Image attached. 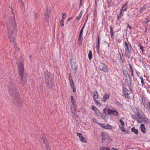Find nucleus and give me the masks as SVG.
Here are the masks:
<instances>
[{"label": "nucleus", "instance_id": "obj_53", "mask_svg": "<svg viewBox=\"0 0 150 150\" xmlns=\"http://www.w3.org/2000/svg\"><path fill=\"white\" fill-rule=\"evenodd\" d=\"M71 104H74L76 103V102L74 100H71Z\"/></svg>", "mask_w": 150, "mask_h": 150}, {"label": "nucleus", "instance_id": "obj_52", "mask_svg": "<svg viewBox=\"0 0 150 150\" xmlns=\"http://www.w3.org/2000/svg\"><path fill=\"white\" fill-rule=\"evenodd\" d=\"M146 21H145L146 23H147L149 21L150 19L149 18H148L146 19Z\"/></svg>", "mask_w": 150, "mask_h": 150}, {"label": "nucleus", "instance_id": "obj_8", "mask_svg": "<svg viewBox=\"0 0 150 150\" xmlns=\"http://www.w3.org/2000/svg\"><path fill=\"white\" fill-rule=\"evenodd\" d=\"M150 122V120L145 116L141 117H140L139 120H137V122L140 123H149Z\"/></svg>", "mask_w": 150, "mask_h": 150}, {"label": "nucleus", "instance_id": "obj_56", "mask_svg": "<svg viewBox=\"0 0 150 150\" xmlns=\"http://www.w3.org/2000/svg\"><path fill=\"white\" fill-rule=\"evenodd\" d=\"M119 55L120 56V57L123 56V54L122 53H120L119 52Z\"/></svg>", "mask_w": 150, "mask_h": 150}, {"label": "nucleus", "instance_id": "obj_47", "mask_svg": "<svg viewBox=\"0 0 150 150\" xmlns=\"http://www.w3.org/2000/svg\"><path fill=\"white\" fill-rule=\"evenodd\" d=\"M33 14L35 18H37L38 16L37 14L36 13H34Z\"/></svg>", "mask_w": 150, "mask_h": 150}, {"label": "nucleus", "instance_id": "obj_36", "mask_svg": "<svg viewBox=\"0 0 150 150\" xmlns=\"http://www.w3.org/2000/svg\"><path fill=\"white\" fill-rule=\"evenodd\" d=\"M132 117L133 119L136 120L137 122V120H139V117H137L135 115H133L132 116Z\"/></svg>", "mask_w": 150, "mask_h": 150}, {"label": "nucleus", "instance_id": "obj_21", "mask_svg": "<svg viewBox=\"0 0 150 150\" xmlns=\"http://www.w3.org/2000/svg\"><path fill=\"white\" fill-rule=\"evenodd\" d=\"M98 93L96 91H94L93 93V100H96L98 99Z\"/></svg>", "mask_w": 150, "mask_h": 150}, {"label": "nucleus", "instance_id": "obj_40", "mask_svg": "<svg viewBox=\"0 0 150 150\" xmlns=\"http://www.w3.org/2000/svg\"><path fill=\"white\" fill-rule=\"evenodd\" d=\"M14 48L16 51H18L19 50V48L18 47L15 43H14Z\"/></svg>", "mask_w": 150, "mask_h": 150}, {"label": "nucleus", "instance_id": "obj_5", "mask_svg": "<svg viewBox=\"0 0 150 150\" xmlns=\"http://www.w3.org/2000/svg\"><path fill=\"white\" fill-rule=\"evenodd\" d=\"M11 10L12 15L8 21V25L9 28H14L16 27V23L15 20L14 13H13V9L12 8H11Z\"/></svg>", "mask_w": 150, "mask_h": 150}, {"label": "nucleus", "instance_id": "obj_30", "mask_svg": "<svg viewBox=\"0 0 150 150\" xmlns=\"http://www.w3.org/2000/svg\"><path fill=\"white\" fill-rule=\"evenodd\" d=\"M83 12L82 11H81L80 13H79V15L78 16H77V17H76V19L78 20H79L81 17L82 15L83 14Z\"/></svg>", "mask_w": 150, "mask_h": 150}, {"label": "nucleus", "instance_id": "obj_50", "mask_svg": "<svg viewBox=\"0 0 150 150\" xmlns=\"http://www.w3.org/2000/svg\"><path fill=\"white\" fill-rule=\"evenodd\" d=\"M138 117H139V119H140V117H141V116H140V115L138 113H137L136 115Z\"/></svg>", "mask_w": 150, "mask_h": 150}, {"label": "nucleus", "instance_id": "obj_32", "mask_svg": "<svg viewBox=\"0 0 150 150\" xmlns=\"http://www.w3.org/2000/svg\"><path fill=\"white\" fill-rule=\"evenodd\" d=\"M100 150H110V149L108 147H105L102 146L100 148Z\"/></svg>", "mask_w": 150, "mask_h": 150}, {"label": "nucleus", "instance_id": "obj_58", "mask_svg": "<svg viewBox=\"0 0 150 150\" xmlns=\"http://www.w3.org/2000/svg\"><path fill=\"white\" fill-rule=\"evenodd\" d=\"M127 27L128 28H131V26L129 24H127Z\"/></svg>", "mask_w": 150, "mask_h": 150}, {"label": "nucleus", "instance_id": "obj_17", "mask_svg": "<svg viewBox=\"0 0 150 150\" xmlns=\"http://www.w3.org/2000/svg\"><path fill=\"white\" fill-rule=\"evenodd\" d=\"M77 135L79 137L81 141L83 142L84 143L86 142V141L85 140V138L83 137L82 134L81 133L77 132Z\"/></svg>", "mask_w": 150, "mask_h": 150}, {"label": "nucleus", "instance_id": "obj_46", "mask_svg": "<svg viewBox=\"0 0 150 150\" xmlns=\"http://www.w3.org/2000/svg\"><path fill=\"white\" fill-rule=\"evenodd\" d=\"M119 121L120 122L122 126H125V124L123 121H122L121 119H120L119 120Z\"/></svg>", "mask_w": 150, "mask_h": 150}, {"label": "nucleus", "instance_id": "obj_31", "mask_svg": "<svg viewBox=\"0 0 150 150\" xmlns=\"http://www.w3.org/2000/svg\"><path fill=\"white\" fill-rule=\"evenodd\" d=\"M144 107L146 109L150 108V102L149 103L148 105L147 104L144 103Z\"/></svg>", "mask_w": 150, "mask_h": 150}, {"label": "nucleus", "instance_id": "obj_16", "mask_svg": "<svg viewBox=\"0 0 150 150\" xmlns=\"http://www.w3.org/2000/svg\"><path fill=\"white\" fill-rule=\"evenodd\" d=\"M101 139L102 140L108 139V136L106 133L103 132L101 134Z\"/></svg>", "mask_w": 150, "mask_h": 150}, {"label": "nucleus", "instance_id": "obj_48", "mask_svg": "<svg viewBox=\"0 0 150 150\" xmlns=\"http://www.w3.org/2000/svg\"><path fill=\"white\" fill-rule=\"evenodd\" d=\"M116 104H117L119 106H120L122 105V104L120 103L118 101L116 102Z\"/></svg>", "mask_w": 150, "mask_h": 150}, {"label": "nucleus", "instance_id": "obj_28", "mask_svg": "<svg viewBox=\"0 0 150 150\" xmlns=\"http://www.w3.org/2000/svg\"><path fill=\"white\" fill-rule=\"evenodd\" d=\"M88 56L89 59V60L91 59L92 56V51L91 50H90L89 51V53Z\"/></svg>", "mask_w": 150, "mask_h": 150}, {"label": "nucleus", "instance_id": "obj_23", "mask_svg": "<svg viewBox=\"0 0 150 150\" xmlns=\"http://www.w3.org/2000/svg\"><path fill=\"white\" fill-rule=\"evenodd\" d=\"M131 131L136 134H137L138 133L137 129H135L134 127H133L131 128Z\"/></svg>", "mask_w": 150, "mask_h": 150}, {"label": "nucleus", "instance_id": "obj_38", "mask_svg": "<svg viewBox=\"0 0 150 150\" xmlns=\"http://www.w3.org/2000/svg\"><path fill=\"white\" fill-rule=\"evenodd\" d=\"M95 101L96 104L97 105H98L99 106H100L101 105L100 103L96 99L93 100Z\"/></svg>", "mask_w": 150, "mask_h": 150}, {"label": "nucleus", "instance_id": "obj_43", "mask_svg": "<svg viewBox=\"0 0 150 150\" xmlns=\"http://www.w3.org/2000/svg\"><path fill=\"white\" fill-rule=\"evenodd\" d=\"M120 59H121L122 63H124L125 62V61L124 57V56L120 57Z\"/></svg>", "mask_w": 150, "mask_h": 150}, {"label": "nucleus", "instance_id": "obj_3", "mask_svg": "<svg viewBox=\"0 0 150 150\" xmlns=\"http://www.w3.org/2000/svg\"><path fill=\"white\" fill-rule=\"evenodd\" d=\"M43 75L45 76L46 86L48 88H52L53 86L52 81L53 79L50 73L46 71L44 73Z\"/></svg>", "mask_w": 150, "mask_h": 150}, {"label": "nucleus", "instance_id": "obj_45", "mask_svg": "<svg viewBox=\"0 0 150 150\" xmlns=\"http://www.w3.org/2000/svg\"><path fill=\"white\" fill-rule=\"evenodd\" d=\"M64 20L62 19L60 21V24L62 27H63L64 25Z\"/></svg>", "mask_w": 150, "mask_h": 150}, {"label": "nucleus", "instance_id": "obj_34", "mask_svg": "<svg viewBox=\"0 0 150 150\" xmlns=\"http://www.w3.org/2000/svg\"><path fill=\"white\" fill-rule=\"evenodd\" d=\"M122 11H121V12L119 14V16H117V20H119V19L123 16V13H122Z\"/></svg>", "mask_w": 150, "mask_h": 150}, {"label": "nucleus", "instance_id": "obj_63", "mask_svg": "<svg viewBox=\"0 0 150 150\" xmlns=\"http://www.w3.org/2000/svg\"><path fill=\"white\" fill-rule=\"evenodd\" d=\"M81 3H82V2H81L80 1V6H81Z\"/></svg>", "mask_w": 150, "mask_h": 150}, {"label": "nucleus", "instance_id": "obj_29", "mask_svg": "<svg viewBox=\"0 0 150 150\" xmlns=\"http://www.w3.org/2000/svg\"><path fill=\"white\" fill-rule=\"evenodd\" d=\"M76 109H71V112L73 116H75L76 115Z\"/></svg>", "mask_w": 150, "mask_h": 150}, {"label": "nucleus", "instance_id": "obj_20", "mask_svg": "<svg viewBox=\"0 0 150 150\" xmlns=\"http://www.w3.org/2000/svg\"><path fill=\"white\" fill-rule=\"evenodd\" d=\"M110 95L108 93H105L104 95L103 98V101L105 102L107 100L109 99Z\"/></svg>", "mask_w": 150, "mask_h": 150}, {"label": "nucleus", "instance_id": "obj_4", "mask_svg": "<svg viewBox=\"0 0 150 150\" xmlns=\"http://www.w3.org/2000/svg\"><path fill=\"white\" fill-rule=\"evenodd\" d=\"M124 44L125 45L124 47L125 48V56L128 59H129L132 52L131 49H132V47L130 44H128L126 42H125Z\"/></svg>", "mask_w": 150, "mask_h": 150}, {"label": "nucleus", "instance_id": "obj_24", "mask_svg": "<svg viewBox=\"0 0 150 150\" xmlns=\"http://www.w3.org/2000/svg\"><path fill=\"white\" fill-rule=\"evenodd\" d=\"M92 109L94 111H95L96 112V114H97V115H98L97 114V113H96V111L97 110L98 111V112L100 114H101V113L100 111L96 107H94L93 105H92L91 106Z\"/></svg>", "mask_w": 150, "mask_h": 150}, {"label": "nucleus", "instance_id": "obj_44", "mask_svg": "<svg viewBox=\"0 0 150 150\" xmlns=\"http://www.w3.org/2000/svg\"><path fill=\"white\" fill-rule=\"evenodd\" d=\"M140 79H141V82L142 85V86L144 85L145 84V83L143 79L141 76L140 77Z\"/></svg>", "mask_w": 150, "mask_h": 150}, {"label": "nucleus", "instance_id": "obj_14", "mask_svg": "<svg viewBox=\"0 0 150 150\" xmlns=\"http://www.w3.org/2000/svg\"><path fill=\"white\" fill-rule=\"evenodd\" d=\"M83 29H81V30L80 32L79 37L78 39L79 44H81L82 41L83 40L82 35Z\"/></svg>", "mask_w": 150, "mask_h": 150}, {"label": "nucleus", "instance_id": "obj_9", "mask_svg": "<svg viewBox=\"0 0 150 150\" xmlns=\"http://www.w3.org/2000/svg\"><path fill=\"white\" fill-rule=\"evenodd\" d=\"M123 94L125 98L130 99V97L129 96L130 91L126 88H123Z\"/></svg>", "mask_w": 150, "mask_h": 150}, {"label": "nucleus", "instance_id": "obj_11", "mask_svg": "<svg viewBox=\"0 0 150 150\" xmlns=\"http://www.w3.org/2000/svg\"><path fill=\"white\" fill-rule=\"evenodd\" d=\"M51 12V9L49 7H47L45 13L46 17L45 20L46 21H48L50 17L49 15Z\"/></svg>", "mask_w": 150, "mask_h": 150}, {"label": "nucleus", "instance_id": "obj_55", "mask_svg": "<svg viewBox=\"0 0 150 150\" xmlns=\"http://www.w3.org/2000/svg\"><path fill=\"white\" fill-rule=\"evenodd\" d=\"M119 55L120 56V57L123 56V54L122 53H120L119 52Z\"/></svg>", "mask_w": 150, "mask_h": 150}, {"label": "nucleus", "instance_id": "obj_62", "mask_svg": "<svg viewBox=\"0 0 150 150\" xmlns=\"http://www.w3.org/2000/svg\"><path fill=\"white\" fill-rule=\"evenodd\" d=\"M72 18V17H70V18H69L68 20V21H69L70 19H71Z\"/></svg>", "mask_w": 150, "mask_h": 150}, {"label": "nucleus", "instance_id": "obj_39", "mask_svg": "<svg viewBox=\"0 0 150 150\" xmlns=\"http://www.w3.org/2000/svg\"><path fill=\"white\" fill-rule=\"evenodd\" d=\"M97 124L102 128L105 129V125L103 124H101L100 123H97Z\"/></svg>", "mask_w": 150, "mask_h": 150}, {"label": "nucleus", "instance_id": "obj_13", "mask_svg": "<svg viewBox=\"0 0 150 150\" xmlns=\"http://www.w3.org/2000/svg\"><path fill=\"white\" fill-rule=\"evenodd\" d=\"M123 74L124 75L125 77L126 80L127 79V78H128L129 81L130 82V84H131V78H130V75L128 72L126 70H124L123 71Z\"/></svg>", "mask_w": 150, "mask_h": 150}, {"label": "nucleus", "instance_id": "obj_10", "mask_svg": "<svg viewBox=\"0 0 150 150\" xmlns=\"http://www.w3.org/2000/svg\"><path fill=\"white\" fill-rule=\"evenodd\" d=\"M115 109L113 108L111 110L110 108H108L107 110L108 113L109 114H112L114 115L117 116L119 115V112L118 111L115 110Z\"/></svg>", "mask_w": 150, "mask_h": 150}, {"label": "nucleus", "instance_id": "obj_6", "mask_svg": "<svg viewBox=\"0 0 150 150\" xmlns=\"http://www.w3.org/2000/svg\"><path fill=\"white\" fill-rule=\"evenodd\" d=\"M16 29H8V38L11 42H13L15 39Z\"/></svg>", "mask_w": 150, "mask_h": 150}, {"label": "nucleus", "instance_id": "obj_25", "mask_svg": "<svg viewBox=\"0 0 150 150\" xmlns=\"http://www.w3.org/2000/svg\"><path fill=\"white\" fill-rule=\"evenodd\" d=\"M124 126H120V125L119 126L120 128V130L123 132H125V133H128V132L127 131H126L125 130V129L124 127Z\"/></svg>", "mask_w": 150, "mask_h": 150}, {"label": "nucleus", "instance_id": "obj_42", "mask_svg": "<svg viewBox=\"0 0 150 150\" xmlns=\"http://www.w3.org/2000/svg\"><path fill=\"white\" fill-rule=\"evenodd\" d=\"M68 79L69 81H71V80H73L72 78V76L71 75V73H70L69 74V77H68Z\"/></svg>", "mask_w": 150, "mask_h": 150}, {"label": "nucleus", "instance_id": "obj_41", "mask_svg": "<svg viewBox=\"0 0 150 150\" xmlns=\"http://www.w3.org/2000/svg\"><path fill=\"white\" fill-rule=\"evenodd\" d=\"M62 19L64 20V19L66 17V16H67L66 14L65 13H62Z\"/></svg>", "mask_w": 150, "mask_h": 150}, {"label": "nucleus", "instance_id": "obj_61", "mask_svg": "<svg viewBox=\"0 0 150 150\" xmlns=\"http://www.w3.org/2000/svg\"><path fill=\"white\" fill-rule=\"evenodd\" d=\"M43 136H45V135H43V136H42V138H41V139H42L43 140H44V138H43Z\"/></svg>", "mask_w": 150, "mask_h": 150}, {"label": "nucleus", "instance_id": "obj_22", "mask_svg": "<svg viewBox=\"0 0 150 150\" xmlns=\"http://www.w3.org/2000/svg\"><path fill=\"white\" fill-rule=\"evenodd\" d=\"M140 129L142 132L144 133L146 132V128L144 124H142L140 125Z\"/></svg>", "mask_w": 150, "mask_h": 150}, {"label": "nucleus", "instance_id": "obj_1", "mask_svg": "<svg viewBox=\"0 0 150 150\" xmlns=\"http://www.w3.org/2000/svg\"><path fill=\"white\" fill-rule=\"evenodd\" d=\"M8 90L9 94L11 96L14 104L18 107H21L22 106V101L21 96L16 87L13 86V83H10L8 86Z\"/></svg>", "mask_w": 150, "mask_h": 150}, {"label": "nucleus", "instance_id": "obj_7", "mask_svg": "<svg viewBox=\"0 0 150 150\" xmlns=\"http://www.w3.org/2000/svg\"><path fill=\"white\" fill-rule=\"evenodd\" d=\"M98 64V69L99 70L105 72H107L108 71V67L106 65L100 61H99Z\"/></svg>", "mask_w": 150, "mask_h": 150}, {"label": "nucleus", "instance_id": "obj_49", "mask_svg": "<svg viewBox=\"0 0 150 150\" xmlns=\"http://www.w3.org/2000/svg\"><path fill=\"white\" fill-rule=\"evenodd\" d=\"M145 7H143L140 10V12H142V11L145 10Z\"/></svg>", "mask_w": 150, "mask_h": 150}, {"label": "nucleus", "instance_id": "obj_27", "mask_svg": "<svg viewBox=\"0 0 150 150\" xmlns=\"http://www.w3.org/2000/svg\"><path fill=\"white\" fill-rule=\"evenodd\" d=\"M112 129V127L109 124H107L105 125V129Z\"/></svg>", "mask_w": 150, "mask_h": 150}, {"label": "nucleus", "instance_id": "obj_54", "mask_svg": "<svg viewBox=\"0 0 150 150\" xmlns=\"http://www.w3.org/2000/svg\"><path fill=\"white\" fill-rule=\"evenodd\" d=\"M119 55L120 56V57L123 56V54L122 53H120L119 52Z\"/></svg>", "mask_w": 150, "mask_h": 150}, {"label": "nucleus", "instance_id": "obj_18", "mask_svg": "<svg viewBox=\"0 0 150 150\" xmlns=\"http://www.w3.org/2000/svg\"><path fill=\"white\" fill-rule=\"evenodd\" d=\"M128 5V4L127 3V2L123 6L121 9L120 10V11H126Z\"/></svg>", "mask_w": 150, "mask_h": 150}, {"label": "nucleus", "instance_id": "obj_15", "mask_svg": "<svg viewBox=\"0 0 150 150\" xmlns=\"http://www.w3.org/2000/svg\"><path fill=\"white\" fill-rule=\"evenodd\" d=\"M69 84L71 88L73 89V91L75 93L76 92V87L75 86L73 80L69 81Z\"/></svg>", "mask_w": 150, "mask_h": 150}, {"label": "nucleus", "instance_id": "obj_19", "mask_svg": "<svg viewBox=\"0 0 150 150\" xmlns=\"http://www.w3.org/2000/svg\"><path fill=\"white\" fill-rule=\"evenodd\" d=\"M97 43L96 44V47L97 48V50L98 51L99 48L100 41L99 40V36H98L96 40Z\"/></svg>", "mask_w": 150, "mask_h": 150}, {"label": "nucleus", "instance_id": "obj_59", "mask_svg": "<svg viewBox=\"0 0 150 150\" xmlns=\"http://www.w3.org/2000/svg\"><path fill=\"white\" fill-rule=\"evenodd\" d=\"M71 100H74V97H73V96H71Z\"/></svg>", "mask_w": 150, "mask_h": 150}, {"label": "nucleus", "instance_id": "obj_12", "mask_svg": "<svg viewBox=\"0 0 150 150\" xmlns=\"http://www.w3.org/2000/svg\"><path fill=\"white\" fill-rule=\"evenodd\" d=\"M107 108H105L103 110V113L100 114L101 115V117L104 120L107 117L108 115V113H107Z\"/></svg>", "mask_w": 150, "mask_h": 150}, {"label": "nucleus", "instance_id": "obj_35", "mask_svg": "<svg viewBox=\"0 0 150 150\" xmlns=\"http://www.w3.org/2000/svg\"><path fill=\"white\" fill-rule=\"evenodd\" d=\"M71 109H76L77 108L76 105V103L74 104H71Z\"/></svg>", "mask_w": 150, "mask_h": 150}, {"label": "nucleus", "instance_id": "obj_26", "mask_svg": "<svg viewBox=\"0 0 150 150\" xmlns=\"http://www.w3.org/2000/svg\"><path fill=\"white\" fill-rule=\"evenodd\" d=\"M129 66L130 70L131 72V75L132 77H134L133 71L132 69L131 65L130 64H129Z\"/></svg>", "mask_w": 150, "mask_h": 150}, {"label": "nucleus", "instance_id": "obj_64", "mask_svg": "<svg viewBox=\"0 0 150 150\" xmlns=\"http://www.w3.org/2000/svg\"><path fill=\"white\" fill-rule=\"evenodd\" d=\"M146 30H147V29H145V32H146Z\"/></svg>", "mask_w": 150, "mask_h": 150}, {"label": "nucleus", "instance_id": "obj_51", "mask_svg": "<svg viewBox=\"0 0 150 150\" xmlns=\"http://www.w3.org/2000/svg\"><path fill=\"white\" fill-rule=\"evenodd\" d=\"M93 122L95 123H97L98 122H96V119L95 118H93Z\"/></svg>", "mask_w": 150, "mask_h": 150}, {"label": "nucleus", "instance_id": "obj_57", "mask_svg": "<svg viewBox=\"0 0 150 150\" xmlns=\"http://www.w3.org/2000/svg\"><path fill=\"white\" fill-rule=\"evenodd\" d=\"M142 64L144 67L145 68H146V65L143 62H142Z\"/></svg>", "mask_w": 150, "mask_h": 150}, {"label": "nucleus", "instance_id": "obj_60", "mask_svg": "<svg viewBox=\"0 0 150 150\" xmlns=\"http://www.w3.org/2000/svg\"><path fill=\"white\" fill-rule=\"evenodd\" d=\"M111 150H118V149L114 148H112Z\"/></svg>", "mask_w": 150, "mask_h": 150}, {"label": "nucleus", "instance_id": "obj_37", "mask_svg": "<svg viewBox=\"0 0 150 150\" xmlns=\"http://www.w3.org/2000/svg\"><path fill=\"white\" fill-rule=\"evenodd\" d=\"M139 46L140 47V49L143 52L144 51V47L142 46L140 43L139 44Z\"/></svg>", "mask_w": 150, "mask_h": 150}, {"label": "nucleus", "instance_id": "obj_2", "mask_svg": "<svg viewBox=\"0 0 150 150\" xmlns=\"http://www.w3.org/2000/svg\"><path fill=\"white\" fill-rule=\"evenodd\" d=\"M18 70L19 72L18 78L20 79V82L22 86H24L27 81L26 79L24 78L23 74L24 71V67L23 62L22 61L20 62L18 64Z\"/></svg>", "mask_w": 150, "mask_h": 150}, {"label": "nucleus", "instance_id": "obj_33", "mask_svg": "<svg viewBox=\"0 0 150 150\" xmlns=\"http://www.w3.org/2000/svg\"><path fill=\"white\" fill-rule=\"evenodd\" d=\"M115 32V31H114L113 29H110V33L111 35V37L112 38L113 36V33Z\"/></svg>", "mask_w": 150, "mask_h": 150}]
</instances>
